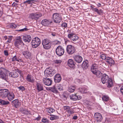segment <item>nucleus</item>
I'll use <instances>...</instances> for the list:
<instances>
[{
  "label": "nucleus",
  "instance_id": "obj_1",
  "mask_svg": "<svg viewBox=\"0 0 123 123\" xmlns=\"http://www.w3.org/2000/svg\"><path fill=\"white\" fill-rule=\"evenodd\" d=\"M7 70L5 69L1 68L0 69V78L6 81L8 79Z\"/></svg>",
  "mask_w": 123,
  "mask_h": 123
},
{
  "label": "nucleus",
  "instance_id": "obj_2",
  "mask_svg": "<svg viewBox=\"0 0 123 123\" xmlns=\"http://www.w3.org/2000/svg\"><path fill=\"white\" fill-rule=\"evenodd\" d=\"M14 43L15 47L19 49H21L24 45L21 38L20 36L16 37Z\"/></svg>",
  "mask_w": 123,
  "mask_h": 123
},
{
  "label": "nucleus",
  "instance_id": "obj_3",
  "mask_svg": "<svg viewBox=\"0 0 123 123\" xmlns=\"http://www.w3.org/2000/svg\"><path fill=\"white\" fill-rule=\"evenodd\" d=\"M56 72V70L53 69L51 67H49L47 68L44 72V75L46 77L53 76Z\"/></svg>",
  "mask_w": 123,
  "mask_h": 123
},
{
  "label": "nucleus",
  "instance_id": "obj_4",
  "mask_svg": "<svg viewBox=\"0 0 123 123\" xmlns=\"http://www.w3.org/2000/svg\"><path fill=\"white\" fill-rule=\"evenodd\" d=\"M42 44L43 48L45 49H50L51 47L52 43L48 39H45L42 40Z\"/></svg>",
  "mask_w": 123,
  "mask_h": 123
},
{
  "label": "nucleus",
  "instance_id": "obj_5",
  "mask_svg": "<svg viewBox=\"0 0 123 123\" xmlns=\"http://www.w3.org/2000/svg\"><path fill=\"white\" fill-rule=\"evenodd\" d=\"M52 18L54 22L56 23H60L62 19L61 14L57 13H54L53 14Z\"/></svg>",
  "mask_w": 123,
  "mask_h": 123
},
{
  "label": "nucleus",
  "instance_id": "obj_6",
  "mask_svg": "<svg viewBox=\"0 0 123 123\" xmlns=\"http://www.w3.org/2000/svg\"><path fill=\"white\" fill-rule=\"evenodd\" d=\"M41 43L40 39L37 37H35L33 39L31 44L33 48H36Z\"/></svg>",
  "mask_w": 123,
  "mask_h": 123
},
{
  "label": "nucleus",
  "instance_id": "obj_7",
  "mask_svg": "<svg viewBox=\"0 0 123 123\" xmlns=\"http://www.w3.org/2000/svg\"><path fill=\"white\" fill-rule=\"evenodd\" d=\"M55 52L58 56H61L64 53V49L61 46L59 45L55 49Z\"/></svg>",
  "mask_w": 123,
  "mask_h": 123
},
{
  "label": "nucleus",
  "instance_id": "obj_8",
  "mask_svg": "<svg viewBox=\"0 0 123 123\" xmlns=\"http://www.w3.org/2000/svg\"><path fill=\"white\" fill-rule=\"evenodd\" d=\"M42 16V14L39 12L32 13L29 14V18L32 19L37 20Z\"/></svg>",
  "mask_w": 123,
  "mask_h": 123
},
{
  "label": "nucleus",
  "instance_id": "obj_9",
  "mask_svg": "<svg viewBox=\"0 0 123 123\" xmlns=\"http://www.w3.org/2000/svg\"><path fill=\"white\" fill-rule=\"evenodd\" d=\"M67 51L68 54L72 55L75 52L76 49L74 46L69 45L67 46Z\"/></svg>",
  "mask_w": 123,
  "mask_h": 123
},
{
  "label": "nucleus",
  "instance_id": "obj_10",
  "mask_svg": "<svg viewBox=\"0 0 123 123\" xmlns=\"http://www.w3.org/2000/svg\"><path fill=\"white\" fill-rule=\"evenodd\" d=\"M9 91L7 89H3L0 90V96L3 98H6Z\"/></svg>",
  "mask_w": 123,
  "mask_h": 123
},
{
  "label": "nucleus",
  "instance_id": "obj_11",
  "mask_svg": "<svg viewBox=\"0 0 123 123\" xmlns=\"http://www.w3.org/2000/svg\"><path fill=\"white\" fill-rule=\"evenodd\" d=\"M77 94H72L70 95V97L71 99L74 101L80 100L82 98V97L80 95H77Z\"/></svg>",
  "mask_w": 123,
  "mask_h": 123
},
{
  "label": "nucleus",
  "instance_id": "obj_12",
  "mask_svg": "<svg viewBox=\"0 0 123 123\" xmlns=\"http://www.w3.org/2000/svg\"><path fill=\"white\" fill-rule=\"evenodd\" d=\"M52 23V21L51 20L45 19L42 21L41 23L43 25L47 26L50 25Z\"/></svg>",
  "mask_w": 123,
  "mask_h": 123
},
{
  "label": "nucleus",
  "instance_id": "obj_13",
  "mask_svg": "<svg viewBox=\"0 0 123 123\" xmlns=\"http://www.w3.org/2000/svg\"><path fill=\"white\" fill-rule=\"evenodd\" d=\"M94 117L96 120L98 122H101L102 119V116L100 113H95L94 114Z\"/></svg>",
  "mask_w": 123,
  "mask_h": 123
},
{
  "label": "nucleus",
  "instance_id": "obj_14",
  "mask_svg": "<svg viewBox=\"0 0 123 123\" xmlns=\"http://www.w3.org/2000/svg\"><path fill=\"white\" fill-rule=\"evenodd\" d=\"M32 39L31 36L30 35H25L23 37V40L25 42L29 43Z\"/></svg>",
  "mask_w": 123,
  "mask_h": 123
},
{
  "label": "nucleus",
  "instance_id": "obj_15",
  "mask_svg": "<svg viewBox=\"0 0 123 123\" xmlns=\"http://www.w3.org/2000/svg\"><path fill=\"white\" fill-rule=\"evenodd\" d=\"M11 104L13 106L17 108L21 105V102L19 101L18 99H17L12 101L11 102Z\"/></svg>",
  "mask_w": 123,
  "mask_h": 123
},
{
  "label": "nucleus",
  "instance_id": "obj_16",
  "mask_svg": "<svg viewBox=\"0 0 123 123\" xmlns=\"http://www.w3.org/2000/svg\"><path fill=\"white\" fill-rule=\"evenodd\" d=\"M73 57L75 61L77 63H80L82 61V58L79 55H75L73 56Z\"/></svg>",
  "mask_w": 123,
  "mask_h": 123
},
{
  "label": "nucleus",
  "instance_id": "obj_17",
  "mask_svg": "<svg viewBox=\"0 0 123 123\" xmlns=\"http://www.w3.org/2000/svg\"><path fill=\"white\" fill-rule=\"evenodd\" d=\"M105 62H107L111 67L115 64V62L114 60L112 58L109 57H107Z\"/></svg>",
  "mask_w": 123,
  "mask_h": 123
},
{
  "label": "nucleus",
  "instance_id": "obj_18",
  "mask_svg": "<svg viewBox=\"0 0 123 123\" xmlns=\"http://www.w3.org/2000/svg\"><path fill=\"white\" fill-rule=\"evenodd\" d=\"M108 76L105 74H104L102 75V77L101 78V80L103 84H105L109 79Z\"/></svg>",
  "mask_w": 123,
  "mask_h": 123
},
{
  "label": "nucleus",
  "instance_id": "obj_19",
  "mask_svg": "<svg viewBox=\"0 0 123 123\" xmlns=\"http://www.w3.org/2000/svg\"><path fill=\"white\" fill-rule=\"evenodd\" d=\"M36 86V89L38 92H39L43 90V85L41 83L37 82Z\"/></svg>",
  "mask_w": 123,
  "mask_h": 123
},
{
  "label": "nucleus",
  "instance_id": "obj_20",
  "mask_svg": "<svg viewBox=\"0 0 123 123\" xmlns=\"http://www.w3.org/2000/svg\"><path fill=\"white\" fill-rule=\"evenodd\" d=\"M22 54L27 59L31 58V53L29 51H24L22 52Z\"/></svg>",
  "mask_w": 123,
  "mask_h": 123
},
{
  "label": "nucleus",
  "instance_id": "obj_21",
  "mask_svg": "<svg viewBox=\"0 0 123 123\" xmlns=\"http://www.w3.org/2000/svg\"><path fill=\"white\" fill-rule=\"evenodd\" d=\"M15 96L13 92H9V93H8L6 97L9 101H11L14 99Z\"/></svg>",
  "mask_w": 123,
  "mask_h": 123
},
{
  "label": "nucleus",
  "instance_id": "obj_22",
  "mask_svg": "<svg viewBox=\"0 0 123 123\" xmlns=\"http://www.w3.org/2000/svg\"><path fill=\"white\" fill-rule=\"evenodd\" d=\"M62 78L60 74H56L55 76L54 80L55 82V83H59L60 82Z\"/></svg>",
  "mask_w": 123,
  "mask_h": 123
},
{
  "label": "nucleus",
  "instance_id": "obj_23",
  "mask_svg": "<svg viewBox=\"0 0 123 123\" xmlns=\"http://www.w3.org/2000/svg\"><path fill=\"white\" fill-rule=\"evenodd\" d=\"M43 81L45 85L49 86L51 84L52 80L49 78H46L43 80Z\"/></svg>",
  "mask_w": 123,
  "mask_h": 123
},
{
  "label": "nucleus",
  "instance_id": "obj_24",
  "mask_svg": "<svg viewBox=\"0 0 123 123\" xmlns=\"http://www.w3.org/2000/svg\"><path fill=\"white\" fill-rule=\"evenodd\" d=\"M88 62V61L86 60L83 62L81 67L83 69H86L88 68L89 66Z\"/></svg>",
  "mask_w": 123,
  "mask_h": 123
},
{
  "label": "nucleus",
  "instance_id": "obj_25",
  "mask_svg": "<svg viewBox=\"0 0 123 123\" xmlns=\"http://www.w3.org/2000/svg\"><path fill=\"white\" fill-rule=\"evenodd\" d=\"M68 65L71 68H74L75 66V64L73 60L70 59L68 60Z\"/></svg>",
  "mask_w": 123,
  "mask_h": 123
},
{
  "label": "nucleus",
  "instance_id": "obj_26",
  "mask_svg": "<svg viewBox=\"0 0 123 123\" xmlns=\"http://www.w3.org/2000/svg\"><path fill=\"white\" fill-rule=\"evenodd\" d=\"M18 74L15 71H13L9 73V76L10 77L13 78H16L18 76Z\"/></svg>",
  "mask_w": 123,
  "mask_h": 123
},
{
  "label": "nucleus",
  "instance_id": "obj_27",
  "mask_svg": "<svg viewBox=\"0 0 123 123\" xmlns=\"http://www.w3.org/2000/svg\"><path fill=\"white\" fill-rule=\"evenodd\" d=\"M108 87L110 88L112 87L113 85V82L111 78H109L105 83Z\"/></svg>",
  "mask_w": 123,
  "mask_h": 123
},
{
  "label": "nucleus",
  "instance_id": "obj_28",
  "mask_svg": "<svg viewBox=\"0 0 123 123\" xmlns=\"http://www.w3.org/2000/svg\"><path fill=\"white\" fill-rule=\"evenodd\" d=\"M92 73L95 75L98 78H100L102 75V73L99 70H97L95 71H92Z\"/></svg>",
  "mask_w": 123,
  "mask_h": 123
},
{
  "label": "nucleus",
  "instance_id": "obj_29",
  "mask_svg": "<svg viewBox=\"0 0 123 123\" xmlns=\"http://www.w3.org/2000/svg\"><path fill=\"white\" fill-rule=\"evenodd\" d=\"M76 87L75 86L73 85L69 86L68 87V90L69 92H72L74 91Z\"/></svg>",
  "mask_w": 123,
  "mask_h": 123
},
{
  "label": "nucleus",
  "instance_id": "obj_30",
  "mask_svg": "<svg viewBox=\"0 0 123 123\" xmlns=\"http://www.w3.org/2000/svg\"><path fill=\"white\" fill-rule=\"evenodd\" d=\"M36 1L34 0H28L24 1L23 3L25 4V5L27 6L28 4L32 5L33 3H35Z\"/></svg>",
  "mask_w": 123,
  "mask_h": 123
},
{
  "label": "nucleus",
  "instance_id": "obj_31",
  "mask_svg": "<svg viewBox=\"0 0 123 123\" xmlns=\"http://www.w3.org/2000/svg\"><path fill=\"white\" fill-rule=\"evenodd\" d=\"M98 68V65L95 63L93 64L92 65L91 68V71L92 72V71H95L97 70Z\"/></svg>",
  "mask_w": 123,
  "mask_h": 123
},
{
  "label": "nucleus",
  "instance_id": "obj_32",
  "mask_svg": "<svg viewBox=\"0 0 123 123\" xmlns=\"http://www.w3.org/2000/svg\"><path fill=\"white\" fill-rule=\"evenodd\" d=\"M0 103L2 105H7L9 104V102L7 101H5L2 99H0Z\"/></svg>",
  "mask_w": 123,
  "mask_h": 123
},
{
  "label": "nucleus",
  "instance_id": "obj_33",
  "mask_svg": "<svg viewBox=\"0 0 123 123\" xmlns=\"http://www.w3.org/2000/svg\"><path fill=\"white\" fill-rule=\"evenodd\" d=\"M49 90L55 93H58V91L56 88V86L55 87L53 86L52 87L50 88Z\"/></svg>",
  "mask_w": 123,
  "mask_h": 123
},
{
  "label": "nucleus",
  "instance_id": "obj_34",
  "mask_svg": "<svg viewBox=\"0 0 123 123\" xmlns=\"http://www.w3.org/2000/svg\"><path fill=\"white\" fill-rule=\"evenodd\" d=\"M80 91L82 93H86V89L84 86H82L79 89Z\"/></svg>",
  "mask_w": 123,
  "mask_h": 123
},
{
  "label": "nucleus",
  "instance_id": "obj_35",
  "mask_svg": "<svg viewBox=\"0 0 123 123\" xmlns=\"http://www.w3.org/2000/svg\"><path fill=\"white\" fill-rule=\"evenodd\" d=\"M26 79L27 81L29 82L33 83L34 82V80L32 79L31 76L28 75L26 77Z\"/></svg>",
  "mask_w": 123,
  "mask_h": 123
},
{
  "label": "nucleus",
  "instance_id": "obj_36",
  "mask_svg": "<svg viewBox=\"0 0 123 123\" xmlns=\"http://www.w3.org/2000/svg\"><path fill=\"white\" fill-rule=\"evenodd\" d=\"M94 12H97V14L100 15H101L103 12V11L102 10L100 9L98 10V9L96 8H95L94 10L93 11Z\"/></svg>",
  "mask_w": 123,
  "mask_h": 123
},
{
  "label": "nucleus",
  "instance_id": "obj_37",
  "mask_svg": "<svg viewBox=\"0 0 123 123\" xmlns=\"http://www.w3.org/2000/svg\"><path fill=\"white\" fill-rule=\"evenodd\" d=\"M18 26V25H17L14 23H11L8 25L9 27L12 29H15Z\"/></svg>",
  "mask_w": 123,
  "mask_h": 123
},
{
  "label": "nucleus",
  "instance_id": "obj_38",
  "mask_svg": "<svg viewBox=\"0 0 123 123\" xmlns=\"http://www.w3.org/2000/svg\"><path fill=\"white\" fill-rule=\"evenodd\" d=\"M50 115L51 116V117H50V119L51 120L57 119L59 118V116L56 115Z\"/></svg>",
  "mask_w": 123,
  "mask_h": 123
},
{
  "label": "nucleus",
  "instance_id": "obj_39",
  "mask_svg": "<svg viewBox=\"0 0 123 123\" xmlns=\"http://www.w3.org/2000/svg\"><path fill=\"white\" fill-rule=\"evenodd\" d=\"M22 113L24 114L28 115V114H30V111L27 109H24L22 111Z\"/></svg>",
  "mask_w": 123,
  "mask_h": 123
},
{
  "label": "nucleus",
  "instance_id": "obj_40",
  "mask_svg": "<svg viewBox=\"0 0 123 123\" xmlns=\"http://www.w3.org/2000/svg\"><path fill=\"white\" fill-rule=\"evenodd\" d=\"M102 99L104 101H107L109 100V97L107 95H103L102 97Z\"/></svg>",
  "mask_w": 123,
  "mask_h": 123
},
{
  "label": "nucleus",
  "instance_id": "obj_41",
  "mask_svg": "<svg viewBox=\"0 0 123 123\" xmlns=\"http://www.w3.org/2000/svg\"><path fill=\"white\" fill-rule=\"evenodd\" d=\"M67 112L68 113L71 114L74 113V110L71 107L69 109Z\"/></svg>",
  "mask_w": 123,
  "mask_h": 123
},
{
  "label": "nucleus",
  "instance_id": "obj_42",
  "mask_svg": "<svg viewBox=\"0 0 123 123\" xmlns=\"http://www.w3.org/2000/svg\"><path fill=\"white\" fill-rule=\"evenodd\" d=\"M106 54H102L100 55V57L101 59L103 60H106L107 58V57L106 56Z\"/></svg>",
  "mask_w": 123,
  "mask_h": 123
},
{
  "label": "nucleus",
  "instance_id": "obj_43",
  "mask_svg": "<svg viewBox=\"0 0 123 123\" xmlns=\"http://www.w3.org/2000/svg\"><path fill=\"white\" fill-rule=\"evenodd\" d=\"M55 111V110L54 109L51 108H49L47 110V112L49 113H51Z\"/></svg>",
  "mask_w": 123,
  "mask_h": 123
},
{
  "label": "nucleus",
  "instance_id": "obj_44",
  "mask_svg": "<svg viewBox=\"0 0 123 123\" xmlns=\"http://www.w3.org/2000/svg\"><path fill=\"white\" fill-rule=\"evenodd\" d=\"M18 58V56L15 55L12 57L11 59L12 61V62H14L17 61Z\"/></svg>",
  "mask_w": 123,
  "mask_h": 123
},
{
  "label": "nucleus",
  "instance_id": "obj_45",
  "mask_svg": "<svg viewBox=\"0 0 123 123\" xmlns=\"http://www.w3.org/2000/svg\"><path fill=\"white\" fill-rule=\"evenodd\" d=\"M15 71H16V72H18L20 75V76H22L23 74V73L22 71L17 68L15 69Z\"/></svg>",
  "mask_w": 123,
  "mask_h": 123
},
{
  "label": "nucleus",
  "instance_id": "obj_46",
  "mask_svg": "<svg viewBox=\"0 0 123 123\" xmlns=\"http://www.w3.org/2000/svg\"><path fill=\"white\" fill-rule=\"evenodd\" d=\"M29 29H28L27 28H25L23 29L19 30H16V31L18 32H22L23 31H27Z\"/></svg>",
  "mask_w": 123,
  "mask_h": 123
},
{
  "label": "nucleus",
  "instance_id": "obj_47",
  "mask_svg": "<svg viewBox=\"0 0 123 123\" xmlns=\"http://www.w3.org/2000/svg\"><path fill=\"white\" fill-rule=\"evenodd\" d=\"M78 37L77 36L74 35L71 40L74 41H75L78 40Z\"/></svg>",
  "mask_w": 123,
  "mask_h": 123
},
{
  "label": "nucleus",
  "instance_id": "obj_48",
  "mask_svg": "<svg viewBox=\"0 0 123 123\" xmlns=\"http://www.w3.org/2000/svg\"><path fill=\"white\" fill-rule=\"evenodd\" d=\"M56 88L57 89H58L60 91L63 90V87L61 85H58L56 86Z\"/></svg>",
  "mask_w": 123,
  "mask_h": 123
},
{
  "label": "nucleus",
  "instance_id": "obj_49",
  "mask_svg": "<svg viewBox=\"0 0 123 123\" xmlns=\"http://www.w3.org/2000/svg\"><path fill=\"white\" fill-rule=\"evenodd\" d=\"M42 121L44 123H48L49 122V121L47 118H43L42 119Z\"/></svg>",
  "mask_w": 123,
  "mask_h": 123
},
{
  "label": "nucleus",
  "instance_id": "obj_50",
  "mask_svg": "<svg viewBox=\"0 0 123 123\" xmlns=\"http://www.w3.org/2000/svg\"><path fill=\"white\" fill-rule=\"evenodd\" d=\"M18 88L19 89V90H21L22 91H24L25 89V88L23 86H20L19 87H18Z\"/></svg>",
  "mask_w": 123,
  "mask_h": 123
},
{
  "label": "nucleus",
  "instance_id": "obj_51",
  "mask_svg": "<svg viewBox=\"0 0 123 123\" xmlns=\"http://www.w3.org/2000/svg\"><path fill=\"white\" fill-rule=\"evenodd\" d=\"M70 107L67 106H64L63 107L64 110L66 111L67 112Z\"/></svg>",
  "mask_w": 123,
  "mask_h": 123
},
{
  "label": "nucleus",
  "instance_id": "obj_52",
  "mask_svg": "<svg viewBox=\"0 0 123 123\" xmlns=\"http://www.w3.org/2000/svg\"><path fill=\"white\" fill-rule=\"evenodd\" d=\"M74 35V34L73 33L69 34L68 35V37L69 38H71V39Z\"/></svg>",
  "mask_w": 123,
  "mask_h": 123
},
{
  "label": "nucleus",
  "instance_id": "obj_53",
  "mask_svg": "<svg viewBox=\"0 0 123 123\" xmlns=\"http://www.w3.org/2000/svg\"><path fill=\"white\" fill-rule=\"evenodd\" d=\"M61 25L62 27L66 28L67 27V24L65 23H64L62 24Z\"/></svg>",
  "mask_w": 123,
  "mask_h": 123
},
{
  "label": "nucleus",
  "instance_id": "obj_54",
  "mask_svg": "<svg viewBox=\"0 0 123 123\" xmlns=\"http://www.w3.org/2000/svg\"><path fill=\"white\" fill-rule=\"evenodd\" d=\"M62 61L60 60H56L55 61V63L56 64H59L61 63Z\"/></svg>",
  "mask_w": 123,
  "mask_h": 123
},
{
  "label": "nucleus",
  "instance_id": "obj_55",
  "mask_svg": "<svg viewBox=\"0 0 123 123\" xmlns=\"http://www.w3.org/2000/svg\"><path fill=\"white\" fill-rule=\"evenodd\" d=\"M4 55L6 56H7L8 55V51L7 50H5L4 51Z\"/></svg>",
  "mask_w": 123,
  "mask_h": 123
},
{
  "label": "nucleus",
  "instance_id": "obj_56",
  "mask_svg": "<svg viewBox=\"0 0 123 123\" xmlns=\"http://www.w3.org/2000/svg\"><path fill=\"white\" fill-rule=\"evenodd\" d=\"M85 103L88 105H90L91 104V102L88 100H86L85 101Z\"/></svg>",
  "mask_w": 123,
  "mask_h": 123
},
{
  "label": "nucleus",
  "instance_id": "obj_57",
  "mask_svg": "<svg viewBox=\"0 0 123 123\" xmlns=\"http://www.w3.org/2000/svg\"><path fill=\"white\" fill-rule=\"evenodd\" d=\"M120 91L121 93L123 95V86H121L120 88Z\"/></svg>",
  "mask_w": 123,
  "mask_h": 123
},
{
  "label": "nucleus",
  "instance_id": "obj_58",
  "mask_svg": "<svg viewBox=\"0 0 123 123\" xmlns=\"http://www.w3.org/2000/svg\"><path fill=\"white\" fill-rule=\"evenodd\" d=\"M41 118V117L39 115L38 117H36L35 119V120H37V121H39V120H40V119Z\"/></svg>",
  "mask_w": 123,
  "mask_h": 123
},
{
  "label": "nucleus",
  "instance_id": "obj_59",
  "mask_svg": "<svg viewBox=\"0 0 123 123\" xmlns=\"http://www.w3.org/2000/svg\"><path fill=\"white\" fill-rule=\"evenodd\" d=\"M18 5V4L15 3V2H13L12 5L13 7H14L15 6H16Z\"/></svg>",
  "mask_w": 123,
  "mask_h": 123
},
{
  "label": "nucleus",
  "instance_id": "obj_60",
  "mask_svg": "<svg viewBox=\"0 0 123 123\" xmlns=\"http://www.w3.org/2000/svg\"><path fill=\"white\" fill-rule=\"evenodd\" d=\"M55 43V44H60V42L59 41L56 40L54 41Z\"/></svg>",
  "mask_w": 123,
  "mask_h": 123
},
{
  "label": "nucleus",
  "instance_id": "obj_61",
  "mask_svg": "<svg viewBox=\"0 0 123 123\" xmlns=\"http://www.w3.org/2000/svg\"><path fill=\"white\" fill-rule=\"evenodd\" d=\"M17 61L19 62H23L22 61V60L21 59H19L18 57V59H17Z\"/></svg>",
  "mask_w": 123,
  "mask_h": 123
},
{
  "label": "nucleus",
  "instance_id": "obj_62",
  "mask_svg": "<svg viewBox=\"0 0 123 123\" xmlns=\"http://www.w3.org/2000/svg\"><path fill=\"white\" fill-rule=\"evenodd\" d=\"M4 62L3 60L1 57H0V64L3 63Z\"/></svg>",
  "mask_w": 123,
  "mask_h": 123
},
{
  "label": "nucleus",
  "instance_id": "obj_63",
  "mask_svg": "<svg viewBox=\"0 0 123 123\" xmlns=\"http://www.w3.org/2000/svg\"><path fill=\"white\" fill-rule=\"evenodd\" d=\"M12 40L11 38H9L8 39V40L7 41V42L8 43H10L11 42V41Z\"/></svg>",
  "mask_w": 123,
  "mask_h": 123
},
{
  "label": "nucleus",
  "instance_id": "obj_64",
  "mask_svg": "<svg viewBox=\"0 0 123 123\" xmlns=\"http://www.w3.org/2000/svg\"><path fill=\"white\" fill-rule=\"evenodd\" d=\"M94 6L93 5L91 6H90V7H91V9L93 11L94 10V8H94Z\"/></svg>",
  "mask_w": 123,
  "mask_h": 123
}]
</instances>
